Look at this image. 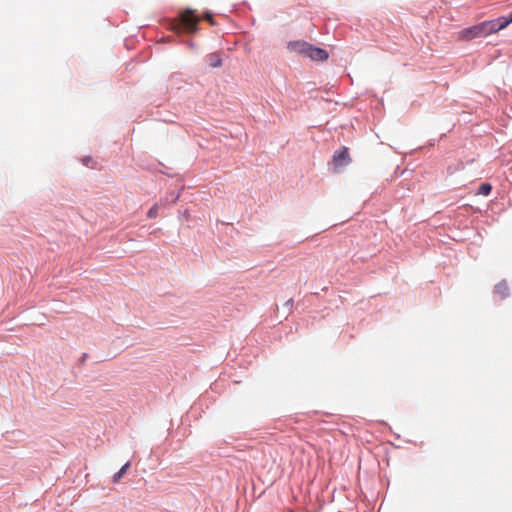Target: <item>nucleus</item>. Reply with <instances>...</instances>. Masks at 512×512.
<instances>
[{
    "label": "nucleus",
    "mask_w": 512,
    "mask_h": 512,
    "mask_svg": "<svg viewBox=\"0 0 512 512\" xmlns=\"http://www.w3.org/2000/svg\"><path fill=\"white\" fill-rule=\"evenodd\" d=\"M200 22V18L195 15V10L186 9L179 15V22H174L171 25V30L180 33L181 30H185L188 33H193L197 30V25Z\"/></svg>",
    "instance_id": "f257e3e1"
},
{
    "label": "nucleus",
    "mask_w": 512,
    "mask_h": 512,
    "mask_svg": "<svg viewBox=\"0 0 512 512\" xmlns=\"http://www.w3.org/2000/svg\"><path fill=\"white\" fill-rule=\"evenodd\" d=\"M491 28L488 21H483L477 25L465 28L458 34L460 40L470 41L479 37L491 35Z\"/></svg>",
    "instance_id": "f03ea898"
},
{
    "label": "nucleus",
    "mask_w": 512,
    "mask_h": 512,
    "mask_svg": "<svg viewBox=\"0 0 512 512\" xmlns=\"http://www.w3.org/2000/svg\"><path fill=\"white\" fill-rule=\"evenodd\" d=\"M488 22L491 28V33H497L512 23V12L507 16H501L497 19L488 20Z\"/></svg>",
    "instance_id": "7ed1b4c3"
},
{
    "label": "nucleus",
    "mask_w": 512,
    "mask_h": 512,
    "mask_svg": "<svg viewBox=\"0 0 512 512\" xmlns=\"http://www.w3.org/2000/svg\"><path fill=\"white\" fill-rule=\"evenodd\" d=\"M351 158L346 147H342L333 155V165L335 167H343L350 163Z\"/></svg>",
    "instance_id": "20e7f679"
},
{
    "label": "nucleus",
    "mask_w": 512,
    "mask_h": 512,
    "mask_svg": "<svg viewBox=\"0 0 512 512\" xmlns=\"http://www.w3.org/2000/svg\"><path fill=\"white\" fill-rule=\"evenodd\" d=\"M305 57H308L315 61H325L328 59V53L326 50L315 47L312 44H310L308 51L305 54Z\"/></svg>",
    "instance_id": "39448f33"
},
{
    "label": "nucleus",
    "mask_w": 512,
    "mask_h": 512,
    "mask_svg": "<svg viewBox=\"0 0 512 512\" xmlns=\"http://www.w3.org/2000/svg\"><path fill=\"white\" fill-rule=\"evenodd\" d=\"M310 46V43L306 41H291L287 44V49L291 53H295L298 55L305 56L306 52L308 51V48Z\"/></svg>",
    "instance_id": "423d86ee"
},
{
    "label": "nucleus",
    "mask_w": 512,
    "mask_h": 512,
    "mask_svg": "<svg viewBox=\"0 0 512 512\" xmlns=\"http://www.w3.org/2000/svg\"><path fill=\"white\" fill-rule=\"evenodd\" d=\"M495 292L498 294L501 298H505L509 294V288L505 281H502L498 283L495 286Z\"/></svg>",
    "instance_id": "0eeeda50"
},
{
    "label": "nucleus",
    "mask_w": 512,
    "mask_h": 512,
    "mask_svg": "<svg viewBox=\"0 0 512 512\" xmlns=\"http://www.w3.org/2000/svg\"><path fill=\"white\" fill-rule=\"evenodd\" d=\"M129 467L130 462L128 461L120 468V470L117 473L114 474L113 481L118 482L126 474Z\"/></svg>",
    "instance_id": "6e6552de"
},
{
    "label": "nucleus",
    "mask_w": 512,
    "mask_h": 512,
    "mask_svg": "<svg viewBox=\"0 0 512 512\" xmlns=\"http://www.w3.org/2000/svg\"><path fill=\"white\" fill-rule=\"evenodd\" d=\"M209 61L210 66L213 68H217L222 65V58L218 54L210 55Z\"/></svg>",
    "instance_id": "1a4fd4ad"
},
{
    "label": "nucleus",
    "mask_w": 512,
    "mask_h": 512,
    "mask_svg": "<svg viewBox=\"0 0 512 512\" xmlns=\"http://www.w3.org/2000/svg\"><path fill=\"white\" fill-rule=\"evenodd\" d=\"M492 186L489 183H482L479 187L478 194L487 196L491 193Z\"/></svg>",
    "instance_id": "9d476101"
},
{
    "label": "nucleus",
    "mask_w": 512,
    "mask_h": 512,
    "mask_svg": "<svg viewBox=\"0 0 512 512\" xmlns=\"http://www.w3.org/2000/svg\"><path fill=\"white\" fill-rule=\"evenodd\" d=\"M147 216H148V218H152V219L156 218L158 216V205L157 204L153 205L149 209Z\"/></svg>",
    "instance_id": "9b49d317"
},
{
    "label": "nucleus",
    "mask_w": 512,
    "mask_h": 512,
    "mask_svg": "<svg viewBox=\"0 0 512 512\" xmlns=\"http://www.w3.org/2000/svg\"><path fill=\"white\" fill-rule=\"evenodd\" d=\"M293 304H294V301H293V299H292V298H291V299H289V300H287V301L284 303V305H283V306H284L285 308H287L288 313H291V312H292Z\"/></svg>",
    "instance_id": "f8f14e48"
},
{
    "label": "nucleus",
    "mask_w": 512,
    "mask_h": 512,
    "mask_svg": "<svg viewBox=\"0 0 512 512\" xmlns=\"http://www.w3.org/2000/svg\"><path fill=\"white\" fill-rule=\"evenodd\" d=\"M204 18H205L206 20H208L211 24H213V23H214V22H213L212 15H211L210 13H206V14H205V16H204Z\"/></svg>",
    "instance_id": "ddd939ff"
}]
</instances>
